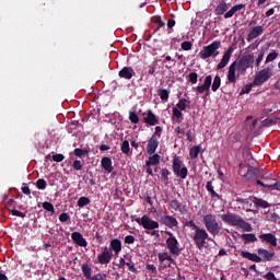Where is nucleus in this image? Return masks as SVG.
<instances>
[{
  "label": "nucleus",
  "mask_w": 280,
  "mask_h": 280,
  "mask_svg": "<svg viewBox=\"0 0 280 280\" xmlns=\"http://www.w3.org/2000/svg\"><path fill=\"white\" fill-rule=\"evenodd\" d=\"M186 226L191 229L194 233L191 234V238L194 241L195 246L199 248V250H202L205 248L207 241L209 240V232L205 228L199 226L194 222V220H190L186 223Z\"/></svg>",
  "instance_id": "f257e3e1"
},
{
  "label": "nucleus",
  "mask_w": 280,
  "mask_h": 280,
  "mask_svg": "<svg viewBox=\"0 0 280 280\" xmlns=\"http://www.w3.org/2000/svg\"><path fill=\"white\" fill-rule=\"evenodd\" d=\"M241 256L244 259H249V261H255L256 264H261V261H273L275 260V253H270L267 249L259 248L258 255L252 254L249 252H242Z\"/></svg>",
  "instance_id": "f03ea898"
},
{
  "label": "nucleus",
  "mask_w": 280,
  "mask_h": 280,
  "mask_svg": "<svg viewBox=\"0 0 280 280\" xmlns=\"http://www.w3.org/2000/svg\"><path fill=\"white\" fill-rule=\"evenodd\" d=\"M221 219L225 222V224H231V226H238L240 229H243V231H253V225L244 221L242 217L235 213L222 214Z\"/></svg>",
  "instance_id": "7ed1b4c3"
},
{
  "label": "nucleus",
  "mask_w": 280,
  "mask_h": 280,
  "mask_svg": "<svg viewBox=\"0 0 280 280\" xmlns=\"http://www.w3.org/2000/svg\"><path fill=\"white\" fill-rule=\"evenodd\" d=\"M202 222L205 224L206 231L210 233V235H220V231H222V226H220V222H218V218L215 214L208 213L203 215Z\"/></svg>",
  "instance_id": "20e7f679"
},
{
  "label": "nucleus",
  "mask_w": 280,
  "mask_h": 280,
  "mask_svg": "<svg viewBox=\"0 0 280 280\" xmlns=\"http://www.w3.org/2000/svg\"><path fill=\"white\" fill-rule=\"evenodd\" d=\"M253 65H255V56L250 54L243 56L238 62L236 61L237 78L246 75V70L253 67Z\"/></svg>",
  "instance_id": "39448f33"
},
{
  "label": "nucleus",
  "mask_w": 280,
  "mask_h": 280,
  "mask_svg": "<svg viewBox=\"0 0 280 280\" xmlns=\"http://www.w3.org/2000/svg\"><path fill=\"white\" fill-rule=\"evenodd\" d=\"M220 45H222L220 40H214L208 46H205L203 49L199 52L201 60H207V58H211V56L213 58L219 56L220 51H218V49H220Z\"/></svg>",
  "instance_id": "423d86ee"
},
{
  "label": "nucleus",
  "mask_w": 280,
  "mask_h": 280,
  "mask_svg": "<svg viewBox=\"0 0 280 280\" xmlns=\"http://www.w3.org/2000/svg\"><path fill=\"white\" fill-rule=\"evenodd\" d=\"M238 175L240 176H266V171L259 166H249L245 164H240Z\"/></svg>",
  "instance_id": "0eeeda50"
},
{
  "label": "nucleus",
  "mask_w": 280,
  "mask_h": 280,
  "mask_svg": "<svg viewBox=\"0 0 280 280\" xmlns=\"http://www.w3.org/2000/svg\"><path fill=\"white\" fill-rule=\"evenodd\" d=\"M166 235H168V238H166V248L170 250L172 255H176L178 257L180 255V248L178 247V240H176V236H174V233L166 231Z\"/></svg>",
  "instance_id": "6e6552de"
},
{
  "label": "nucleus",
  "mask_w": 280,
  "mask_h": 280,
  "mask_svg": "<svg viewBox=\"0 0 280 280\" xmlns=\"http://www.w3.org/2000/svg\"><path fill=\"white\" fill-rule=\"evenodd\" d=\"M137 224L145 229V231H154L159 229V221H154L148 217V214L142 215V218L136 219Z\"/></svg>",
  "instance_id": "1a4fd4ad"
},
{
  "label": "nucleus",
  "mask_w": 280,
  "mask_h": 280,
  "mask_svg": "<svg viewBox=\"0 0 280 280\" xmlns=\"http://www.w3.org/2000/svg\"><path fill=\"white\" fill-rule=\"evenodd\" d=\"M270 78H272V70L270 68H265L256 74L253 84L254 86H261V84L268 82Z\"/></svg>",
  "instance_id": "9d476101"
},
{
  "label": "nucleus",
  "mask_w": 280,
  "mask_h": 280,
  "mask_svg": "<svg viewBox=\"0 0 280 280\" xmlns=\"http://www.w3.org/2000/svg\"><path fill=\"white\" fill-rule=\"evenodd\" d=\"M173 172L175 176H187L188 174L187 166L183 164V160L178 155L173 159Z\"/></svg>",
  "instance_id": "9b49d317"
},
{
  "label": "nucleus",
  "mask_w": 280,
  "mask_h": 280,
  "mask_svg": "<svg viewBox=\"0 0 280 280\" xmlns=\"http://www.w3.org/2000/svg\"><path fill=\"white\" fill-rule=\"evenodd\" d=\"M213 82V77H211V74L207 75L205 78V81L201 85H198L195 91L196 93H198V95H202V93H206V97L207 95H209V91L211 89V83Z\"/></svg>",
  "instance_id": "f8f14e48"
},
{
  "label": "nucleus",
  "mask_w": 280,
  "mask_h": 280,
  "mask_svg": "<svg viewBox=\"0 0 280 280\" xmlns=\"http://www.w3.org/2000/svg\"><path fill=\"white\" fill-rule=\"evenodd\" d=\"M257 185L268 187L270 191H280V182H275V179L268 177H265L262 182L258 179Z\"/></svg>",
  "instance_id": "ddd939ff"
},
{
  "label": "nucleus",
  "mask_w": 280,
  "mask_h": 280,
  "mask_svg": "<svg viewBox=\"0 0 280 280\" xmlns=\"http://www.w3.org/2000/svg\"><path fill=\"white\" fill-rule=\"evenodd\" d=\"M102 253L97 255V261L101 266H107L109 261L113 260V253L108 250V247H103Z\"/></svg>",
  "instance_id": "4468645a"
},
{
  "label": "nucleus",
  "mask_w": 280,
  "mask_h": 280,
  "mask_svg": "<svg viewBox=\"0 0 280 280\" xmlns=\"http://www.w3.org/2000/svg\"><path fill=\"white\" fill-rule=\"evenodd\" d=\"M237 61H233L228 71V82L229 84H236L237 83Z\"/></svg>",
  "instance_id": "2eb2a0df"
},
{
  "label": "nucleus",
  "mask_w": 280,
  "mask_h": 280,
  "mask_svg": "<svg viewBox=\"0 0 280 280\" xmlns=\"http://www.w3.org/2000/svg\"><path fill=\"white\" fill-rule=\"evenodd\" d=\"M231 56H233V47H229L228 50L224 52L221 61L217 66V71L224 69V67L229 65V62L231 61Z\"/></svg>",
  "instance_id": "dca6fc26"
},
{
  "label": "nucleus",
  "mask_w": 280,
  "mask_h": 280,
  "mask_svg": "<svg viewBox=\"0 0 280 280\" xmlns=\"http://www.w3.org/2000/svg\"><path fill=\"white\" fill-rule=\"evenodd\" d=\"M159 148V138L156 136H151V138L148 140L147 145V153L152 156L156 152V149Z\"/></svg>",
  "instance_id": "f3484780"
},
{
  "label": "nucleus",
  "mask_w": 280,
  "mask_h": 280,
  "mask_svg": "<svg viewBox=\"0 0 280 280\" xmlns=\"http://www.w3.org/2000/svg\"><path fill=\"white\" fill-rule=\"evenodd\" d=\"M161 224H164V226H168V229H174V226H178V220L176 218L165 214L160 219Z\"/></svg>",
  "instance_id": "a211bd4d"
},
{
  "label": "nucleus",
  "mask_w": 280,
  "mask_h": 280,
  "mask_svg": "<svg viewBox=\"0 0 280 280\" xmlns=\"http://www.w3.org/2000/svg\"><path fill=\"white\" fill-rule=\"evenodd\" d=\"M118 75L124 80H132V78L137 75V72H135V69H132V67L126 66L118 72Z\"/></svg>",
  "instance_id": "6ab92c4d"
},
{
  "label": "nucleus",
  "mask_w": 280,
  "mask_h": 280,
  "mask_svg": "<svg viewBox=\"0 0 280 280\" xmlns=\"http://www.w3.org/2000/svg\"><path fill=\"white\" fill-rule=\"evenodd\" d=\"M261 34H264V26L259 25V26L253 27L247 35V43H253V40H255V38H259Z\"/></svg>",
  "instance_id": "aec40b11"
},
{
  "label": "nucleus",
  "mask_w": 280,
  "mask_h": 280,
  "mask_svg": "<svg viewBox=\"0 0 280 280\" xmlns=\"http://www.w3.org/2000/svg\"><path fill=\"white\" fill-rule=\"evenodd\" d=\"M71 238L77 244V246H81L84 248L89 245V243L86 242V238H84V236H82L80 232H73L71 234Z\"/></svg>",
  "instance_id": "412c9836"
},
{
  "label": "nucleus",
  "mask_w": 280,
  "mask_h": 280,
  "mask_svg": "<svg viewBox=\"0 0 280 280\" xmlns=\"http://www.w3.org/2000/svg\"><path fill=\"white\" fill-rule=\"evenodd\" d=\"M236 201L242 205L245 211H253V205H255V197H250L247 199L238 198Z\"/></svg>",
  "instance_id": "4be33fe9"
},
{
  "label": "nucleus",
  "mask_w": 280,
  "mask_h": 280,
  "mask_svg": "<svg viewBox=\"0 0 280 280\" xmlns=\"http://www.w3.org/2000/svg\"><path fill=\"white\" fill-rule=\"evenodd\" d=\"M144 124H148L149 126H156V124H159V118L152 113V109L148 110L147 117H144Z\"/></svg>",
  "instance_id": "5701e85b"
},
{
  "label": "nucleus",
  "mask_w": 280,
  "mask_h": 280,
  "mask_svg": "<svg viewBox=\"0 0 280 280\" xmlns=\"http://www.w3.org/2000/svg\"><path fill=\"white\" fill-rule=\"evenodd\" d=\"M259 240H264V242H267V244H270L271 246H277V236L272 233L260 234Z\"/></svg>",
  "instance_id": "b1692460"
},
{
  "label": "nucleus",
  "mask_w": 280,
  "mask_h": 280,
  "mask_svg": "<svg viewBox=\"0 0 280 280\" xmlns=\"http://www.w3.org/2000/svg\"><path fill=\"white\" fill-rule=\"evenodd\" d=\"M101 165L103 170H105V172H107L108 174L113 172V160H110V158L108 156L103 158L101 161Z\"/></svg>",
  "instance_id": "393cba45"
},
{
  "label": "nucleus",
  "mask_w": 280,
  "mask_h": 280,
  "mask_svg": "<svg viewBox=\"0 0 280 280\" xmlns=\"http://www.w3.org/2000/svg\"><path fill=\"white\" fill-rule=\"evenodd\" d=\"M109 248L110 250H114L115 255H119V253H121V241L117 238L112 240Z\"/></svg>",
  "instance_id": "a878e982"
},
{
  "label": "nucleus",
  "mask_w": 280,
  "mask_h": 280,
  "mask_svg": "<svg viewBox=\"0 0 280 280\" xmlns=\"http://www.w3.org/2000/svg\"><path fill=\"white\" fill-rule=\"evenodd\" d=\"M254 207H256V209H268V207H270V203H268V201L264 199L254 197Z\"/></svg>",
  "instance_id": "bb28decb"
},
{
  "label": "nucleus",
  "mask_w": 280,
  "mask_h": 280,
  "mask_svg": "<svg viewBox=\"0 0 280 280\" xmlns=\"http://www.w3.org/2000/svg\"><path fill=\"white\" fill-rule=\"evenodd\" d=\"M81 270H82L83 277H85V279H91V277H92L91 275L93 272V268H91L89 264H83L81 266Z\"/></svg>",
  "instance_id": "cd10ccee"
},
{
  "label": "nucleus",
  "mask_w": 280,
  "mask_h": 280,
  "mask_svg": "<svg viewBox=\"0 0 280 280\" xmlns=\"http://www.w3.org/2000/svg\"><path fill=\"white\" fill-rule=\"evenodd\" d=\"M161 163V155L159 154H153L152 156L149 158L147 161V167H150L151 165H159Z\"/></svg>",
  "instance_id": "c85d7f7f"
},
{
  "label": "nucleus",
  "mask_w": 280,
  "mask_h": 280,
  "mask_svg": "<svg viewBox=\"0 0 280 280\" xmlns=\"http://www.w3.org/2000/svg\"><path fill=\"white\" fill-rule=\"evenodd\" d=\"M226 10H229V4H226L224 1H221L215 8V14L222 15L224 12H226Z\"/></svg>",
  "instance_id": "c756f323"
},
{
  "label": "nucleus",
  "mask_w": 280,
  "mask_h": 280,
  "mask_svg": "<svg viewBox=\"0 0 280 280\" xmlns=\"http://www.w3.org/2000/svg\"><path fill=\"white\" fill-rule=\"evenodd\" d=\"M221 84H222V78L220 77V74H217L213 79L212 86H211L213 93L218 92V89H220Z\"/></svg>",
  "instance_id": "7c9ffc66"
},
{
  "label": "nucleus",
  "mask_w": 280,
  "mask_h": 280,
  "mask_svg": "<svg viewBox=\"0 0 280 280\" xmlns=\"http://www.w3.org/2000/svg\"><path fill=\"white\" fill-rule=\"evenodd\" d=\"M158 259L160 262L173 261L172 255H170V253H167V252L159 253Z\"/></svg>",
  "instance_id": "2f4dec72"
},
{
  "label": "nucleus",
  "mask_w": 280,
  "mask_h": 280,
  "mask_svg": "<svg viewBox=\"0 0 280 280\" xmlns=\"http://www.w3.org/2000/svg\"><path fill=\"white\" fill-rule=\"evenodd\" d=\"M172 119H176L177 124H180L183 121V112H180L178 108H173V116Z\"/></svg>",
  "instance_id": "473e14b6"
},
{
  "label": "nucleus",
  "mask_w": 280,
  "mask_h": 280,
  "mask_svg": "<svg viewBox=\"0 0 280 280\" xmlns=\"http://www.w3.org/2000/svg\"><path fill=\"white\" fill-rule=\"evenodd\" d=\"M120 150L122 154H126L128 156L130 154V142L128 140L122 141Z\"/></svg>",
  "instance_id": "72a5a7b5"
},
{
  "label": "nucleus",
  "mask_w": 280,
  "mask_h": 280,
  "mask_svg": "<svg viewBox=\"0 0 280 280\" xmlns=\"http://www.w3.org/2000/svg\"><path fill=\"white\" fill-rule=\"evenodd\" d=\"M242 240H244L245 244H250L257 242V236L255 234H243Z\"/></svg>",
  "instance_id": "f704fd0d"
},
{
  "label": "nucleus",
  "mask_w": 280,
  "mask_h": 280,
  "mask_svg": "<svg viewBox=\"0 0 280 280\" xmlns=\"http://www.w3.org/2000/svg\"><path fill=\"white\" fill-rule=\"evenodd\" d=\"M198 154H200V147L195 145L192 148H190L189 150V156L190 159H198Z\"/></svg>",
  "instance_id": "c9c22d12"
},
{
  "label": "nucleus",
  "mask_w": 280,
  "mask_h": 280,
  "mask_svg": "<svg viewBox=\"0 0 280 280\" xmlns=\"http://www.w3.org/2000/svg\"><path fill=\"white\" fill-rule=\"evenodd\" d=\"M159 95L162 102H167V100H170V92L165 89L159 90Z\"/></svg>",
  "instance_id": "e433bc0d"
},
{
  "label": "nucleus",
  "mask_w": 280,
  "mask_h": 280,
  "mask_svg": "<svg viewBox=\"0 0 280 280\" xmlns=\"http://www.w3.org/2000/svg\"><path fill=\"white\" fill-rule=\"evenodd\" d=\"M77 205L80 208L86 207V205H91V199H89L88 197H81L79 198Z\"/></svg>",
  "instance_id": "4c0bfd02"
},
{
  "label": "nucleus",
  "mask_w": 280,
  "mask_h": 280,
  "mask_svg": "<svg viewBox=\"0 0 280 280\" xmlns=\"http://www.w3.org/2000/svg\"><path fill=\"white\" fill-rule=\"evenodd\" d=\"M177 110H185L187 108V100L180 98L178 103L176 104Z\"/></svg>",
  "instance_id": "58836bf2"
},
{
  "label": "nucleus",
  "mask_w": 280,
  "mask_h": 280,
  "mask_svg": "<svg viewBox=\"0 0 280 280\" xmlns=\"http://www.w3.org/2000/svg\"><path fill=\"white\" fill-rule=\"evenodd\" d=\"M253 86H255V84H253V83H248V84L244 85L241 90V95H246V94L250 93V91H253Z\"/></svg>",
  "instance_id": "ea45409f"
},
{
  "label": "nucleus",
  "mask_w": 280,
  "mask_h": 280,
  "mask_svg": "<svg viewBox=\"0 0 280 280\" xmlns=\"http://www.w3.org/2000/svg\"><path fill=\"white\" fill-rule=\"evenodd\" d=\"M279 57V52L277 51H272L270 52L267 58H266V65H268V62H273V60H277V58Z\"/></svg>",
  "instance_id": "a19ab883"
},
{
  "label": "nucleus",
  "mask_w": 280,
  "mask_h": 280,
  "mask_svg": "<svg viewBox=\"0 0 280 280\" xmlns=\"http://www.w3.org/2000/svg\"><path fill=\"white\" fill-rule=\"evenodd\" d=\"M171 208H173L174 211H183V205L178 202V200H172Z\"/></svg>",
  "instance_id": "79ce46f5"
},
{
  "label": "nucleus",
  "mask_w": 280,
  "mask_h": 280,
  "mask_svg": "<svg viewBox=\"0 0 280 280\" xmlns=\"http://www.w3.org/2000/svg\"><path fill=\"white\" fill-rule=\"evenodd\" d=\"M207 190L210 191L212 198H218V192H215V190H213V183L210 180L207 183Z\"/></svg>",
  "instance_id": "37998d69"
},
{
  "label": "nucleus",
  "mask_w": 280,
  "mask_h": 280,
  "mask_svg": "<svg viewBox=\"0 0 280 280\" xmlns=\"http://www.w3.org/2000/svg\"><path fill=\"white\" fill-rule=\"evenodd\" d=\"M153 23L158 25V30H160L161 27H165V22H163V20L159 15L153 18Z\"/></svg>",
  "instance_id": "c03bdc74"
},
{
  "label": "nucleus",
  "mask_w": 280,
  "mask_h": 280,
  "mask_svg": "<svg viewBox=\"0 0 280 280\" xmlns=\"http://www.w3.org/2000/svg\"><path fill=\"white\" fill-rule=\"evenodd\" d=\"M188 80L190 84H198V73L197 72H190L188 74Z\"/></svg>",
  "instance_id": "a18cd8bd"
},
{
  "label": "nucleus",
  "mask_w": 280,
  "mask_h": 280,
  "mask_svg": "<svg viewBox=\"0 0 280 280\" xmlns=\"http://www.w3.org/2000/svg\"><path fill=\"white\" fill-rule=\"evenodd\" d=\"M43 209H45L46 211H49L50 213H54V205L49 201H45L42 205Z\"/></svg>",
  "instance_id": "49530a36"
},
{
  "label": "nucleus",
  "mask_w": 280,
  "mask_h": 280,
  "mask_svg": "<svg viewBox=\"0 0 280 280\" xmlns=\"http://www.w3.org/2000/svg\"><path fill=\"white\" fill-rule=\"evenodd\" d=\"M37 189H46L47 188V182L43 178L38 179L36 182Z\"/></svg>",
  "instance_id": "de8ad7c7"
},
{
  "label": "nucleus",
  "mask_w": 280,
  "mask_h": 280,
  "mask_svg": "<svg viewBox=\"0 0 280 280\" xmlns=\"http://www.w3.org/2000/svg\"><path fill=\"white\" fill-rule=\"evenodd\" d=\"M22 192L25 194V196H28L30 198H32V190L25 183L22 184Z\"/></svg>",
  "instance_id": "09e8293b"
},
{
  "label": "nucleus",
  "mask_w": 280,
  "mask_h": 280,
  "mask_svg": "<svg viewBox=\"0 0 280 280\" xmlns=\"http://www.w3.org/2000/svg\"><path fill=\"white\" fill-rule=\"evenodd\" d=\"M267 220H270L271 222H277L279 220V215L275 212H269L266 215Z\"/></svg>",
  "instance_id": "8fccbe9b"
},
{
  "label": "nucleus",
  "mask_w": 280,
  "mask_h": 280,
  "mask_svg": "<svg viewBox=\"0 0 280 280\" xmlns=\"http://www.w3.org/2000/svg\"><path fill=\"white\" fill-rule=\"evenodd\" d=\"M129 120L131 124H137L139 121V116L135 112H130L129 114Z\"/></svg>",
  "instance_id": "3c124183"
},
{
  "label": "nucleus",
  "mask_w": 280,
  "mask_h": 280,
  "mask_svg": "<svg viewBox=\"0 0 280 280\" xmlns=\"http://www.w3.org/2000/svg\"><path fill=\"white\" fill-rule=\"evenodd\" d=\"M126 266L128 267L130 272H137V268H135V264H133L132 259L128 258Z\"/></svg>",
  "instance_id": "603ef678"
},
{
  "label": "nucleus",
  "mask_w": 280,
  "mask_h": 280,
  "mask_svg": "<svg viewBox=\"0 0 280 280\" xmlns=\"http://www.w3.org/2000/svg\"><path fill=\"white\" fill-rule=\"evenodd\" d=\"M265 54L266 51L260 50V52L258 54V57L256 58V67H259L261 65Z\"/></svg>",
  "instance_id": "864d4df0"
},
{
  "label": "nucleus",
  "mask_w": 280,
  "mask_h": 280,
  "mask_svg": "<svg viewBox=\"0 0 280 280\" xmlns=\"http://www.w3.org/2000/svg\"><path fill=\"white\" fill-rule=\"evenodd\" d=\"M52 161H55V163H62V161H65V155L61 153L55 154L52 155Z\"/></svg>",
  "instance_id": "5fc2aeb1"
},
{
  "label": "nucleus",
  "mask_w": 280,
  "mask_h": 280,
  "mask_svg": "<svg viewBox=\"0 0 280 280\" xmlns=\"http://www.w3.org/2000/svg\"><path fill=\"white\" fill-rule=\"evenodd\" d=\"M192 47L191 42H183L182 43V49H184V51H190Z\"/></svg>",
  "instance_id": "6e6d98bb"
},
{
  "label": "nucleus",
  "mask_w": 280,
  "mask_h": 280,
  "mask_svg": "<svg viewBox=\"0 0 280 280\" xmlns=\"http://www.w3.org/2000/svg\"><path fill=\"white\" fill-rule=\"evenodd\" d=\"M91 280H105L106 273H96L90 278Z\"/></svg>",
  "instance_id": "4d7b16f0"
},
{
  "label": "nucleus",
  "mask_w": 280,
  "mask_h": 280,
  "mask_svg": "<svg viewBox=\"0 0 280 280\" xmlns=\"http://www.w3.org/2000/svg\"><path fill=\"white\" fill-rule=\"evenodd\" d=\"M85 154H86V151H84L80 148L74 149V155L75 156H79L81 159V156H85Z\"/></svg>",
  "instance_id": "13d9d810"
},
{
  "label": "nucleus",
  "mask_w": 280,
  "mask_h": 280,
  "mask_svg": "<svg viewBox=\"0 0 280 280\" xmlns=\"http://www.w3.org/2000/svg\"><path fill=\"white\" fill-rule=\"evenodd\" d=\"M68 220H71V218H70L69 214H67L66 212H62V213L59 215V221H60V222H68Z\"/></svg>",
  "instance_id": "bf43d9fd"
},
{
  "label": "nucleus",
  "mask_w": 280,
  "mask_h": 280,
  "mask_svg": "<svg viewBox=\"0 0 280 280\" xmlns=\"http://www.w3.org/2000/svg\"><path fill=\"white\" fill-rule=\"evenodd\" d=\"M162 132H163V128H162L161 126H156L153 136H155L156 139H161V133H162Z\"/></svg>",
  "instance_id": "052dcab7"
},
{
  "label": "nucleus",
  "mask_w": 280,
  "mask_h": 280,
  "mask_svg": "<svg viewBox=\"0 0 280 280\" xmlns=\"http://www.w3.org/2000/svg\"><path fill=\"white\" fill-rule=\"evenodd\" d=\"M135 242H136V238L133 235H127L125 237V244H135Z\"/></svg>",
  "instance_id": "680f3d73"
},
{
  "label": "nucleus",
  "mask_w": 280,
  "mask_h": 280,
  "mask_svg": "<svg viewBox=\"0 0 280 280\" xmlns=\"http://www.w3.org/2000/svg\"><path fill=\"white\" fill-rule=\"evenodd\" d=\"M11 215H16L18 218H25V213L19 210H11Z\"/></svg>",
  "instance_id": "e2e57ef3"
},
{
  "label": "nucleus",
  "mask_w": 280,
  "mask_h": 280,
  "mask_svg": "<svg viewBox=\"0 0 280 280\" xmlns=\"http://www.w3.org/2000/svg\"><path fill=\"white\" fill-rule=\"evenodd\" d=\"M83 179L85 180L86 185H89V186L95 185V179H93V177L88 176V177H83Z\"/></svg>",
  "instance_id": "0e129e2a"
},
{
  "label": "nucleus",
  "mask_w": 280,
  "mask_h": 280,
  "mask_svg": "<svg viewBox=\"0 0 280 280\" xmlns=\"http://www.w3.org/2000/svg\"><path fill=\"white\" fill-rule=\"evenodd\" d=\"M73 170H82V162L80 160H77L72 164Z\"/></svg>",
  "instance_id": "69168bd1"
},
{
  "label": "nucleus",
  "mask_w": 280,
  "mask_h": 280,
  "mask_svg": "<svg viewBox=\"0 0 280 280\" xmlns=\"http://www.w3.org/2000/svg\"><path fill=\"white\" fill-rule=\"evenodd\" d=\"M244 8H246V4H236L232 7L234 12H240V10H244Z\"/></svg>",
  "instance_id": "338daca9"
},
{
  "label": "nucleus",
  "mask_w": 280,
  "mask_h": 280,
  "mask_svg": "<svg viewBox=\"0 0 280 280\" xmlns=\"http://www.w3.org/2000/svg\"><path fill=\"white\" fill-rule=\"evenodd\" d=\"M235 14V11L232 9V10H229L225 14H224V19H232V16H234Z\"/></svg>",
  "instance_id": "774afa93"
}]
</instances>
